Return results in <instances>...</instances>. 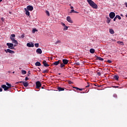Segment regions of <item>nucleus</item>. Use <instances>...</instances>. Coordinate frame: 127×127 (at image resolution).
Here are the masks:
<instances>
[{"label": "nucleus", "mask_w": 127, "mask_h": 127, "mask_svg": "<svg viewBox=\"0 0 127 127\" xmlns=\"http://www.w3.org/2000/svg\"><path fill=\"white\" fill-rule=\"evenodd\" d=\"M32 9H33V7H32Z\"/></svg>", "instance_id": "obj_57"}, {"label": "nucleus", "mask_w": 127, "mask_h": 127, "mask_svg": "<svg viewBox=\"0 0 127 127\" xmlns=\"http://www.w3.org/2000/svg\"><path fill=\"white\" fill-rule=\"evenodd\" d=\"M42 89H43V87H42Z\"/></svg>", "instance_id": "obj_59"}, {"label": "nucleus", "mask_w": 127, "mask_h": 127, "mask_svg": "<svg viewBox=\"0 0 127 127\" xmlns=\"http://www.w3.org/2000/svg\"><path fill=\"white\" fill-rule=\"evenodd\" d=\"M12 73H13V74H14V71H13V72H12Z\"/></svg>", "instance_id": "obj_53"}, {"label": "nucleus", "mask_w": 127, "mask_h": 127, "mask_svg": "<svg viewBox=\"0 0 127 127\" xmlns=\"http://www.w3.org/2000/svg\"><path fill=\"white\" fill-rule=\"evenodd\" d=\"M113 88H119V86H113Z\"/></svg>", "instance_id": "obj_45"}, {"label": "nucleus", "mask_w": 127, "mask_h": 127, "mask_svg": "<svg viewBox=\"0 0 127 127\" xmlns=\"http://www.w3.org/2000/svg\"><path fill=\"white\" fill-rule=\"evenodd\" d=\"M107 62L108 63H112V60H108V61H107Z\"/></svg>", "instance_id": "obj_39"}, {"label": "nucleus", "mask_w": 127, "mask_h": 127, "mask_svg": "<svg viewBox=\"0 0 127 127\" xmlns=\"http://www.w3.org/2000/svg\"><path fill=\"white\" fill-rule=\"evenodd\" d=\"M32 47H34V44L33 43L32 44Z\"/></svg>", "instance_id": "obj_50"}, {"label": "nucleus", "mask_w": 127, "mask_h": 127, "mask_svg": "<svg viewBox=\"0 0 127 127\" xmlns=\"http://www.w3.org/2000/svg\"><path fill=\"white\" fill-rule=\"evenodd\" d=\"M39 70L41 71L40 68L38 67Z\"/></svg>", "instance_id": "obj_51"}, {"label": "nucleus", "mask_w": 127, "mask_h": 127, "mask_svg": "<svg viewBox=\"0 0 127 127\" xmlns=\"http://www.w3.org/2000/svg\"><path fill=\"white\" fill-rule=\"evenodd\" d=\"M116 16V18H118V19H119V20L122 19V17H120V15H117Z\"/></svg>", "instance_id": "obj_29"}, {"label": "nucleus", "mask_w": 127, "mask_h": 127, "mask_svg": "<svg viewBox=\"0 0 127 127\" xmlns=\"http://www.w3.org/2000/svg\"><path fill=\"white\" fill-rule=\"evenodd\" d=\"M62 24L63 26H65V24H64V23H62Z\"/></svg>", "instance_id": "obj_48"}, {"label": "nucleus", "mask_w": 127, "mask_h": 127, "mask_svg": "<svg viewBox=\"0 0 127 127\" xmlns=\"http://www.w3.org/2000/svg\"><path fill=\"white\" fill-rule=\"evenodd\" d=\"M4 51L6 53H10V54H14L15 53L14 51L9 49H7V50H4Z\"/></svg>", "instance_id": "obj_6"}, {"label": "nucleus", "mask_w": 127, "mask_h": 127, "mask_svg": "<svg viewBox=\"0 0 127 127\" xmlns=\"http://www.w3.org/2000/svg\"><path fill=\"white\" fill-rule=\"evenodd\" d=\"M59 75H61V73H59Z\"/></svg>", "instance_id": "obj_54"}, {"label": "nucleus", "mask_w": 127, "mask_h": 127, "mask_svg": "<svg viewBox=\"0 0 127 127\" xmlns=\"http://www.w3.org/2000/svg\"><path fill=\"white\" fill-rule=\"evenodd\" d=\"M18 83H22L24 87H28V82H25L24 81H19L18 82H16V84H18Z\"/></svg>", "instance_id": "obj_8"}, {"label": "nucleus", "mask_w": 127, "mask_h": 127, "mask_svg": "<svg viewBox=\"0 0 127 127\" xmlns=\"http://www.w3.org/2000/svg\"><path fill=\"white\" fill-rule=\"evenodd\" d=\"M73 12H74V13H79V12L76 11L74 10V9H71L70 12V13H72Z\"/></svg>", "instance_id": "obj_21"}, {"label": "nucleus", "mask_w": 127, "mask_h": 127, "mask_svg": "<svg viewBox=\"0 0 127 127\" xmlns=\"http://www.w3.org/2000/svg\"><path fill=\"white\" fill-rule=\"evenodd\" d=\"M107 23H110V22H111V18L109 17H107Z\"/></svg>", "instance_id": "obj_20"}, {"label": "nucleus", "mask_w": 127, "mask_h": 127, "mask_svg": "<svg viewBox=\"0 0 127 127\" xmlns=\"http://www.w3.org/2000/svg\"><path fill=\"white\" fill-rule=\"evenodd\" d=\"M87 2H88L89 4L93 7V8H95V9H97L98 8V5L96 4L93 0H87Z\"/></svg>", "instance_id": "obj_2"}, {"label": "nucleus", "mask_w": 127, "mask_h": 127, "mask_svg": "<svg viewBox=\"0 0 127 127\" xmlns=\"http://www.w3.org/2000/svg\"><path fill=\"white\" fill-rule=\"evenodd\" d=\"M59 63H60V60H59L58 61H56L55 63H53V65H59Z\"/></svg>", "instance_id": "obj_17"}, {"label": "nucleus", "mask_w": 127, "mask_h": 127, "mask_svg": "<svg viewBox=\"0 0 127 127\" xmlns=\"http://www.w3.org/2000/svg\"><path fill=\"white\" fill-rule=\"evenodd\" d=\"M68 60L66 59H63V63L64 65H67L68 64Z\"/></svg>", "instance_id": "obj_12"}, {"label": "nucleus", "mask_w": 127, "mask_h": 127, "mask_svg": "<svg viewBox=\"0 0 127 127\" xmlns=\"http://www.w3.org/2000/svg\"><path fill=\"white\" fill-rule=\"evenodd\" d=\"M78 90L79 91H83V90H84V89H83V88H79V89H78Z\"/></svg>", "instance_id": "obj_44"}, {"label": "nucleus", "mask_w": 127, "mask_h": 127, "mask_svg": "<svg viewBox=\"0 0 127 127\" xmlns=\"http://www.w3.org/2000/svg\"><path fill=\"white\" fill-rule=\"evenodd\" d=\"M27 46L28 47H32V43H31V44L29 43H28L27 44Z\"/></svg>", "instance_id": "obj_23"}, {"label": "nucleus", "mask_w": 127, "mask_h": 127, "mask_svg": "<svg viewBox=\"0 0 127 127\" xmlns=\"http://www.w3.org/2000/svg\"><path fill=\"white\" fill-rule=\"evenodd\" d=\"M59 43H61V41H60V40L57 41L55 43V44L57 45V44H59Z\"/></svg>", "instance_id": "obj_33"}, {"label": "nucleus", "mask_w": 127, "mask_h": 127, "mask_svg": "<svg viewBox=\"0 0 127 127\" xmlns=\"http://www.w3.org/2000/svg\"><path fill=\"white\" fill-rule=\"evenodd\" d=\"M88 85L85 86V88H89V87H91L92 85H91V83L87 82Z\"/></svg>", "instance_id": "obj_27"}, {"label": "nucleus", "mask_w": 127, "mask_h": 127, "mask_svg": "<svg viewBox=\"0 0 127 127\" xmlns=\"http://www.w3.org/2000/svg\"><path fill=\"white\" fill-rule=\"evenodd\" d=\"M14 37H15V34H11V36L10 37L12 43H14L15 44H18V42H17V40L14 39Z\"/></svg>", "instance_id": "obj_3"}, {"label": "nucleus", "mask_w": 127, "mask_h": 127, "mask_svg": "<svg viewBox=\"0 0 127 127\" xmlns=\"http://www.w3.org/2000/svg\"><path fill=\"white\" fill-rule=\"evenodd\" d=\"M74 88V89H76V90H79V88H78V87H73Z\"/></svg>", "instance_id": "obj_43"}, {"label": "nucleus", "mask_w": 127, "mask_h": 127, "mask_svg": "<svg viewBox=\"0 0 127 127\" xmlns=\"http://www.w3.org/2000/svg\"><path fill=\"white\" fill-rule=\"evenodd\" d=\"M36 52L38 54H42V50L41 49H37L36 50Z\"/></svg>", "instance_id": "obj_13"}, {"label": "nucleus", "mask_w": 127, "mask_h": 127, "mask_svg": "<svg viewBox=\"0 0 127 127\" xmlns=\"http://www.w3.org/2000/svg\"><path fill=\"white\" fill-rule=\"evenodd\" d=\"M74 65H80V63H79V62H76V63L74 64Z\"/></svg>", "instance_id": "obj_37"}, {"label": "nucleus", "mask_w": 127, "mask_h": 127, "mask_svg": "<svg viewBox=\"0 0 127 127\" xmlns=\"http://www.w3.org/2000/svg\"><path fill=\"white\" fill-rule=\"evenodd\" d=\"M90 53H92V54L95 53V49H91L90 50Z\"/></svg>", "instance_id": "obj_24"}, {"label": "nucleus", "mask_w": 127, "mask_h": 127, "mask_svg": "<svg viewBox=\"0 0 127 127\" xmlns=\"http://www.w3.org/2000/svg\"><path fill=\"white\" fill-rule=\"evenodd\" d=\"M43 64L45 67H49V64H47V62H46V61H44L43 62Z\"/></svg>", "instance_id": "obj_11"}, {"label": "nucleus", "mask_w": 127, "mask_h": 127, "mask_svg": "<svg viewBox=\"0 0 127 127\" xmlns=\"http://www.w3.org/2000/svg\"><path fill=\"white\" fill-rule=\"evenodd\" d=\"M81 94L82 93V94H84L85 93V92H80Z\"/></svg>", "instance_id": "obj_52"}, {"label": "nucleus", "mask_w": 127, "mask_h": 127, "mask_svg": "<svg viewBox=\"0 0 127 127\" xmlns=\"http://www.w3.org/2000/svg\"><path fill=\"white\" fill-rule=\"evenodd\" d=\"M113 97H114V98H117L118 95H117V94H114L113 95Z\"/></svg>", "instance_id": "obj_38"}, {"label": "nucleus", "mask_w": 127, "mask_h": 127, "mask_svg": "<svg viewBox=\"0 0 127 127\" xmlns=\"http://www.w3.org/2000/svg\"><path fill=\"white\" fill-rule=\"evenodd\" d=\"M46 13L47 14V15H48V16H50V13H49V11H46Z\"/></svg>", "instance_id": "obj_31"}, {"label": "nucleus", "mask_w": 127, "mask_h": 127, "mask_svg": "<svg viewBox=\"0 0 127 127\" xmlns=\"http://www.w3.org/2000/svg\"><path fill=\"white\" fill-rule=\"evenodd\" d=\"M24 10L25 11V14H26V15H28V16H30V13L29 12V10L31 11L32 10V6L28 5L27 6V8H24Z\"/></svg>", "instance_id": "obj_1"}, {"label": "nucleus", "mask_w": 127, "mask_h": 127, "mask_svg": "<svg viewBox=\"0 0 127 127\" xmlns=\"http://www.w3.org/2000/svg\"><path fill=\"white\" fill-rule=\"evenodd\" d=\"M113 78L117 81H119V78H120V76H119L118 75H114Z\"/></svg>", "instance_id": "obj_14"}, {"label": "nucleus", "mask_w": 127, "mask_h": 127, "mask_svg": "<svg viewBox=\"0 0 127 127\" xmlns=\"http://www.w3.org/2000/svg\"><path fill=\"white\" fill-rule=\"evenodd\" d=\"M6 86H7V87H8L9 89H10V88H11V84L6 82Z\"/></svg>", "instance_id": "obj_22"}, {"label": "nucleus", "mask_w": 127, "mask_h": 127, "mask_svg": "<svg viewBox=\"0 0 127 127\" xmlns=\"http://www.w3.org/2000/svg\"><path fill=\"white\" fill-rule=\"evenodd\" d=\"M117 43L120 44V45H124V42L121 41H118Z\"/></svg>", "instance_id": "obj_28"}, {"label": "nucleus", "mask_w": 127, "mask_h": 127, "mask_svg": "<svg viewBox=\"0 0 127 127\" xmlns=\"http://www.w3.org/2000/svg\"><path fill=\"white\" fill-rule=\"evenodd\" d=\"M0 92H2V88H0Z\"/></svg>", "instance_id": "obj_46"}, {"label": "nucleus", "mask_w": 127, "mask_h": 127, "mask_svg": "<svg viewBox=\"0 0 127 127\" xmlns=\"http://www.w3.org/2000/svg\"><path fill=\"white\" fill-rule=\"evenodd\" d=\"M42 85V84H41V82L40 81H38L36 82V89H40V87Z\"/></svg>", "instance_id": "obj_5"}, {"label": "nucleus", "mask_w": 127, "mask_h": 127, "mask_svg": "<svg viewBox=\"0 0 127 127\" xmlns=\"http://www.w3.org/2000/svg\"><path fill=\"white\" fill-rule=\"evenodd\" d=\"M35 66H41V64L39 62H37L35 64Z\"/></svg>", "instance_id": "obj_19"}, {"label": "nucleus", "mask_w": 127, "mask_h": 127, "mask_svg": "<svg viewBox=\"0 0 127 127\" xmlns=\"http://www.w3.org/2000/svg\"><path fill=\"white\" fill-rule=\"evenodd\" d=\"M27 80H29V78H28V77H25V81H27Z\"/></svg>", "instance_id": "obj_42"}, {"label": "nucleus", "mask_w": 127, "mask_h": 127, "mask_svg": "<svg viewBox=\"0 0 127 127\" xmlns=\"http://www.w3.org/2000/svg\"><path fill=\"white\" fill-rule=\"evenodd\" d=\"M15 46H16V45H13L14 49V48L15 47Z\"/></svg>", "instance_id": "obj_49"}, {"label": "nucleus", "mask_w": 127, "mask_h": 127, "mask_svg": "<svg viewBox=\"0 0 127 127\" xmlns=\"http://www.w3.org/2000/svg\"><path fill=\"white\" fill-rule=\"evenodd\" d=\"M38 32V30H37L36 29H33V30H32L33 33H35V32Z\"/></svg>", "instance_id": "obj_25"}, {"label": "nucleus", "mask_w": 127, "mask_h": 127, "mask_svg": "<svg viewBox=\"0 0 127 127\" xmlns=\"http://www.w3.org/2000/svg\"><path fill=\"white\" fill-rule=\"evenodd\" d=\"M95 57L97 58L96 60H100V61H104V59H103L101 57H99L97 56H95Z\"/></svg>", "instance_id": "obj_15"}, {"label": "nucleus", "mask_w": 127, "mask_h": 127, "mask_svg": "<svg viewBox=\"0 0 127 127\" xmlns=\"http://www.w3.org/2000/svg\"><path fill=\"white\" fill-rule=\"evenodd\" d=\"M115 16H116V13H115V12H111L109 13V17H110V18H111L112 19H113V18H115Z\"/></svg>", "instance_id": "obj_7"}, {"label": "nucleus", "mask_w": 127, "mask_h": 127, "mask_svg": "<svg viewBox=\"0 0 127 127\" xmlns=\"http://www.w3.org/2000/svg\"><path fill=\"white\" fill-rule=\"evenodd\" d=\"M1 87V88H2V89H4V91H7V90H8V89H9L5 85H2Z\"/></svg>", "instance_id": "obj_9"}, {"label": "nucleus", "mask_w": 127, "mask_h": 127, "mask_svg": "<svg viewBox=\"0 0 127 127\" xmlns=\"http://www.w3.org/2000/svg\"><path fill=\"white\" fill-rule=\"evenodd\" d=\"M7 46L9 49H14V47H13V44L11 43H8L6 44Z\"/></svg>", "instance_id": "obj_4"}, {"label": "nucleus", "mask_w": 127, "mask_h": 127, "mask_svg": "<svg viewBox=\"0 0 127 127\" xmlns=\"http://www.w3.org/2000/svg\"><path fill=\"white\" fill-rule=\"evenodd\" d=\"M66 20L67 21H68V22H69L70 23H73V21H72L70 16H67L66 17Z\"/></svg>", "instance_id": "obj_10"}, {"label": "nucleus", "mask_w": 127, "mask_h": 127, "mask_svg": "<svg viewBox=\"0 0 127 127\" xmlns=\"http://www.w3.org/2000/svg\"><path fill=\"white\" fill-rule=\"evenodd\" d=\"M98 71H99V70H98L96 72L97 75H98V76H101V72Z\"/></svg>", "instance_id": "obj_34"}, {"label": "nucleus", "mask_w": 127, "mask_h": 127, "mask_svg": "<svg viewBox=\"0 0 127 127\" xmlns=\"http://www.w3.org/2000/svg\"><path fill=\"white\" fill-rule=\"evenodd\" d=\"M109 32L111 34H115V31L112 29H109Z\"/></svg>", "instance_id": "obj_18"}, {"label": "nucleus", "mask_w": 127, "mask_h": 127, "mask_svg": "<svg viewBox=\"0 0 127 127\" xmlns=\"http://www.w3.org/2000/svg\"><path fill=\"white\" fill-rule=\"evenodd\" d=\"M24 37V35L23 34V35H21V36L20 37V38H23Z\"/></svg>", "instance_id": "obj_40"}, {"label": "nucleus", "mask_w": 127, "mask_h": 127, "mask_svg": "<svg viewBox=\"0 0 127 127\" xmlns=\"http://www.w3.org/2000/svg\"><path fill=\"white\" fill-rule=\"evenodd\" d=\"M63 67H65V64H64L61 63V68H63Z\"/></svg>", "instance_id": "obj_32"}, {"label": "nucleus", "mask_w": 127, "mask_h": 127, "mask_svg": "<svg viewBox=\"0 0 127 127\" xmlns=\"http://www.w3.org/2000/svg\"><path fill=\"white\" fill-rule=\"evenodd\" d=\"M35 47H36V48H38V47H39V43L35 44Z\"/></svg>", "instance_id": "obj_30"}, {"label": "nucleus", "mask_w": 127, "mask_h": 127, "mask_svg": "<svg viewBox=\"0 0 127 127\" xmlns=\"http://www.w3.org/2000/svg\"><path fill=\"white\" fill-rule=\"evenodd\" d=\"M117 18L116 16L115 17H114V18L113 19L114 21H116V20H117Z\"/></svg>", "instance_id": "obj_41"}, {"label": "nucleus", "mask_w": 127, "mask_h": 127, "mask_svg": "<svg viewBox=\"0 0 127 127\" xmlns=\"http://www.w3.org/2000/svg\"><path fill=\"white\" fill-rule=\"evenodd\" d=\"M1 1H2V0H1Z\"/></svg>", "instance_id": "obj_60"}, {"label": "nucleus", "mask_w": 127, "mask_h": 127, "mask_svg": "<svg viewBox=\"0 0 127 127\" xmlns=\"http://www.w3.org/2000/svg\"><path fill=\"white\" fill-rule=\"evenodd\" d=\"M68 30V27L67 26H64V30Z\"/></svg>", "instance_id": "obj_35"}, {"label": "nucleus", "mask_w": 127, "mask_h": 127, "mask_svg": "<svg viewBox=\"0 0 127 127\" xmlns=\"http://www.w3.org/2000/svg\"><path fill=\"white\" fill-rule=\"evenodd\" d=\"M21 73H22V74L25 75V74H26V71L25 70H22Z\"/></svg>", "instance_id": "obj_26"}, {"label": "nucleus", "mask_w": 127, "mask_h": 127, "mask_svg": "<svg viewBox=\"0 0 127 127\" xmlns=\"http://www.w3.org/2000/svg\"><path fill=\"white\" fill-rule=\"evenodd\" d=\"M70 8H71V9H73L74 8V7H73L72 6H71Z\"/></svg>", "instance_id": "obj_47"}, {"label": "nucleus", "mask_w": 127, "mask_h": 127, "mask_svg": "<svg viewBox=\"0 0 127 127\" xmlns=\"http://www.w3.org/2000/svg\"><path fill=\"white\" fill-rule=\"evenodd\" d=\"M65 88L64 87H58V90L59 92H61V91H64Z\"/></svg>", "instance_id": "obj_16"}, {"label": "nucleus", "mask_w": 127, "mask_h": 127, "mask_svg": "<svg viewBox=\"0 0 127 127\" xmlns=\"http://www.w3.org/2000/svg\"><path fill=\"white\" fill-rule=\"evenodd\" d=\"M9 13H11V12H9Z\"/></svg>", "instance_id": "obj_56"}, {"label": "nucleus", "mask_w": 127, "mask_h": 127, "mask_svg": "<svg viewBox=\"0 0 127 127\" xmlns=\"http://www.w3.org/2000/svg\"><path fill=\"white\" fill-rule=\"evenodd\" d=\"M1 2V0H0V2Z\"/></svg>", "instance_id": "obj_55"}, {"label": "nucleus", "mask_w": 127, "mask_h": 127, "mask_svg": "<svg viewBox=\"0 0 127 127\" xmlns=\"http://www.w3.org/2000/svg\"><path fill=\"white\" fill-rule=\"evenodd\" d=\"M48 72V69H46L42 71V73H47Z\"/></svg>", "instance_id": "obj_36"}, {"label": "nucleus", "mask_w": 127, "mask_h": 127, "mask_svg": "<svg viewBox=\"0 0 127 127\" xmlns=\"http://www.w3.org/2000/svg\"><path fill=\"white\" fill-rule=\"evenodd\" d=\"M69 5H71V4H69Z\"/></svg>", "instance_id": "obj_58"}]
</instances>
